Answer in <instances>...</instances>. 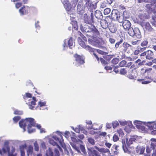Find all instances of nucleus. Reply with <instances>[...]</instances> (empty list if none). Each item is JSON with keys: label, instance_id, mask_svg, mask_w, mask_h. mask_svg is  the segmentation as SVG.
<instances>
[{"label": "nucleus", "instance_id": "nucleus-29", "mask_svg": "<svg viewBox=\"0 0 156 156\" xmlns=\"http://www.w3.org/2000/svg\"><path fill=\"white\" fill-rule=\"evenodd\" d=\"M135 62L136 63H138L139 65H142L145 64L146 65H147L148 66H151L152 65V62H149L148 63H145V61H143L142 62H141V61L140 60V59H138Z\"/></svg>", "mask_w": 156, "mask_h": 156}, {"label": "nucleus", "instance_id": "nucleus-59", "mask_svg": "<svg viewBox=\"0 0 156 156\" xmlns=\"http://www.w3.org/2000/svg\"><path fill=\"white\" fill-rule=\"evenodd\" d=\"M119 59H112L111 63L113 64H116L118 63Z\"/></svg>", "mask_w": 156, "mask_h": 156}, {"label": "nucleus", "instance_id": "nucleus-61", "mask_svg": "<svg viewBox=\"0 0 156 156\" xmlns=\"http://www.w3.org/2000/svg\"><path fill=\"white\" fill-rule=\"evenodd\" d=\"M72 128L76 133H79L80 132V129L78 128H76L74 129L73 127H72Z\"/></svg>", "mask_w": 156, "mask_h": 156}, {"label": "nucleus", "instance_id": "nucleus-8", "mask_svg": "<svg viewBox=\"0 0 156 156\" xmlns=\"http://www.w3.org/2000/svg\"><path fill=\"white\" fill-rule=\"evenodd\" d=\"M83 19L84 23L88 24H91L95 23V20L93 13L90 14V16L88 15L87 13H85L83 16Z\"/></svg>", "mask_w": 156, "mask_h": 156}, {"label": "nucleus", "instance_id": "nucleus-32", "mask_svg": "<svg viewBox=\"0 0 156 156\" xmlns=\"http://www.w3.org/2000/svg\"><path fill=\"white\" fill-rule=\"evenodd\" d=\"M151 140L152 142L151 143L150 147L151 149L154 150L156 147V139L152 138Z\"/></svg>", "mask_w": 156, "mask_h": 156}, {"label": "nucleus", "instance_id": "nucleus-2", "mask_svg": "<svg viewBox=\"0 0 156 156\" xmlns=\"http://www.w3.org/2000/svg\"><path fill=\"white\" fill-rule=\"evenodd\" d=\"M57 133L59 135L60 137H57L55 135H53L49 139V143L53 146H56L57 148H55L54 150H52L50 148H49L46 151V156H59V153L58 150L61 151L62 150L59 145L64 149L66 148L65 144L63 143V140L61 135V133L57 131Z\"/></svg>", "mask_w": 156, "mask_h": 156}, {"label": "nucleus", "instance_id": "nucleus-49", "mask_svg": "<svg viewBox=\"0 0 156 156\" xmlns=\"http://www.w3.org/2000/svg\"><path fill=\"white\" fill-rule=\"evenodd\" d=\"M127 125H128V127L129 128V129L128 131H127L128 133L130 132L131 131V128H132L133 127V125L132 124V122L131 121H129L127 122Z\"/></svg>", "mask_w": 156, "mask_h": 156}, {"label": "nucleus", "instance_id": "nucleus-25", "mask_svg": "<svg viewBox=\"0 0 156 156\" xmlns=\"http://www.w3.org/2000/svg\"><path fill=\"white\" fill-rule=\"evenodd\" d=\"M27 147L26 144L22 145L19 147L21 156H25L24 150Z\"/></svg>", "mask_w": 156, "mask_h": 156}, {"label": "nucleus", "instance_id": "nucleus-51", "mask_svg": "<svg viewBox=\"0 0 156 156\" xmlns=\"http://www.w3.org/2000/svg\"><path fill=\"white\" fill-rule=\"evenodd\" d=\"M31 95L30 94L26 93L25 95L23 96V98L24 99H26L27 98L31 97Z\"/></svg>", "mask_w": 156, "mask_h": 156}, {"label": "nucleus", "instance_id": "nucleus-11", "mask_svg": "<svg viewBox=\"0 0 156 156\" xmlns=\"http://www.w3.org/2000/svg\"><path fill=\"white\" fill-rule=\"evenodd\" d=\"M85 8L84 6H83V3L79 2L77 7V13L80 15H82L85 12Z\"/></svg>", "mask_w": 156, "mask_h": 156}, {"label": "nucleus", "instance_id": "nucleus-30", "mask_svg": "<svg viewBox=\"0 0 156 156\" xmlns=\"http://www.w3.org/2000/svg\"><path fill=\"white\" fill-rule=\"evenodd\" d=\"M98 62L99 61V60L100 61L101 63L104 65H107L108 64H110L111 62L110 61L111 59H97Z\"/></svg>", "mask_w": 156, "mask_h": 156}, {"label": "nucleus", "instance_id": "nucleus-1", "mask_svg": "<svg viewBox=\"0 0 156 156\" xmlns=\"http://www.w3.org/2000/svg\"><path fill=\"white\" fill-rule=\"evenodd\" d=\"M80 29L83 32L89 33L87 34L88 41L90 44L94 46L102 49L103 50H106V47L104 46L105 41L102 39L98 40L97 37L100 36V33L94 25L90 26L87 24L81 25Z\"/></svg>", "mask_w": 156, "mask_h": 156}, {"label": "nucleus", "instance_id": "nucleus-40", "mask_svg": "<svg viewBox=\"0 0 156 156\" xmlns=\"http://www.w3.org/2000/svg\"><path fill=\"white\" fill-rule=\"evenodd\" d=\"M87 140L88 142L92 145H94L95 144V141L94 140L91 138L89 137L87 139Z\"/></svg>", "mask_w": 156, "mask_h": 156}, {"label": "nucleus", "instance_id": "nucleus-18", "mask_svg": "<svg viewBox=\"0 0 156 156\" xmlns=\"http://www.w3.org/2000/svg\"><path fill=\"white\" fill-rule=\"evenodd\" d=\"M146 125L151 131L152 129H156V121L148 122H147Z\"/></svg>", "mask_w": 156, "mask_h": 156}, {"label": "nucleus", "instance_id": "nucleus-10", "mask_svg": "<svg viewBox=\"0 0 156 156\" xmlns=\"http://www.w3.org/2000/svg\"><path fill=\"white\" fill-rule=\"evenodd\" d=\"M84 1L85 3L84 7H87L88 11L92 13L94 9L96 8V6L94 5L91 0H84Z\"/></svg>", "mask_w": 156, "mask_h": 156}, {"label": "nucleus", "instance_id": "nucleus-36", "mask_svg": "<svg viewBox=\"0 0 156 156\" xmlns=\"http://www.w3.org/2000/svg\"><path fill=\"white\" fill-rule=\"evenodd\" d=\"M46 101L40 100L38 103V105L40 107H42L46 106Z\"/></svg>", "mask_w": 156, "mask_h": 156}, {"label": "nucleus", "instance_id": "nucleus-22", "mask_svg": "<svg viewBox=\"0 0 156 156\" xmlns=\"http://www.w3.org/2000/svg\"><path fill=\"white\" fill-rule=\"evenodd\" d=\"M94 16L98 19L101 20L103 18L102 12L99 10H96L94 13Z\"/></svg>", "mask_w": 156, "mask_h": 156}, {"label": "nucleus", "instance_id": "nucleus-54", "mask_svg": "<svg viewBox=\"0 0 156 156\" xmlns=\"http://www.w3.org/2000/svg\"><path fill=\"white\" fill-rule=\"evenodd\" d=\"M21 119L20 116H15L13 118V119L15 122H17L19 121Z\"/></svg>", "mask_w": 156, "mask_h": 156}, {"label": "nucleus", "instance_id": "nucleus-46", "mask_svg": "<svg viewBox=\"0 0 156 156\" xmlns=\"http://www.w3.org/2000/svg\"><path fill=\"white\" fill-rule=\"evenodd\" d=\"M80 148L83 154H87V152L86 151L84 146L82 145H80Z\"/></svg>", "mask_w": 156, "mask_h": 156}, {"label": "nucleus", "instance_id": "nucleus-56", "mask_svg": "<svg viewBox=\"0 0 156 156\" xmlns=\"http://www.w3.org/2000/svg\"><path fill=\"white\" fill-rule=\"evenodd\" d=\"M126 71L125 69H122L120 70V74L122 75H125L126 73Z\"/></svg>", "mask_w": 156, "mask_h": 156}, {"label": "nucleus", "instance_id": "nucleus-62", "mask_svg": "<svg viewBox=\"0 0 156 156\" xmlns=\"http://www.w3.org/2000/svg\"><path fill=\"white\" fill-rule=\"evenodd\" d=\"M152 150L151 148H150L148 146L146 148V151L147 153L149 154L151 153Z\"/></svg>", "mask_w": 156, "mask_h": 156}, {"label": "nucleus", "instance_id": "nucleus-26", "mask_svg": "<svg viewBox=\"0 0 156 156\" xmlns=\"http://www.w3.org/2000/svg\"><path fill=\"white\" fill-rule=\"evenodd\" d=\"M85 62L84 59H75L73 63L77 66H78L81 64H83Z\"/></svg>", "mask_w": 156, "mask_h": 156}, {"label": "nucleus", "instance_id": "nucleus-55", "mask_svg": "<svg viewBox=\"0 0 156 156\" xmlns=\"http://www.w3.org/2000/svg\"><path fill=\"white\" fill-rule=\"evenodd\" d=\"M74 57L76 58H84V56L83 55H80L77 54H75L74 55Z\"/></svg>", "mask_w": 156, "mask_h": 156}, {"label": "nucleus", "instance_id": "nucleus-14", "mask_svg": "<svg viewBox=\"0 0 156 156\" xmlns=\"http://www.w3.org/2000/svg\"><path fill=\"white\" fill-rule=\"evenodd\" d=\"M64 44H63V46L64 47L63 50H65V47L66 46L67 47V45L69 46V47L70 49H72L73 47V39L72 37H70L69 40H65L64 41Z\"/></svg>", "mask_w": 156, "mask_h": 156}, {"label": "nucleus", "instance_id": "nucleus-31", "mask_svg": "<svg viewBox=\"0 0 156 156\" xmlns=\"http://www.w3.org/2000/svg\"><path fill=\"white\" fill-rule=\"evenodd\" d=\"M33 147L31 145H29L27 148V156H29L33 153Z\"/></svg>", "mask_w": 156, "mask_h": 156}, {"label": "nucleus", "instance_id": "nucleus-16", "mask_svg": "<svg viewBox=\"0 0 156 156\" xmlns=\"http://www.w3.org/2000/svg\"><path fill=\"white\" fill-rule=\"evenodd\" d=\"M119 15L120 12L118 10L113 9L112 11L110 17L114 20H116Z\"/></svg>", "mask_w": 156, "mask_h": 156}, {"label": "nucleus", "instance_id": "nucleus-17", "mask_svg": "<svg viewBox=\"0 0 156 156\" xmlns=\"http://www.w3.org/2000/svg\"><path fill=\"white\" fill-rule=\"evenodd\" d=\"M148 43V42L147 40H144L141 42L140 46H139L138 47V48L140 49V51H143L145 50Z\"/></svg>", "mask_w": 156, "mask_h": 156}, {"label": "nucleus", "instance_id": "nucleus-41", "mask_svg": "<svg viewBox=\"0 0 156 156\" xmlns=\"http://www.w3.org/2000/svg\"><path fill=\"white\" fill-rule=\"evenodd\" d=\"M34 150L36 151H38L39 149V147L38 144L37 143V141H35L34 143Z\"/></svg>", "mask_w": 156, "mask_h": 156}, {"label": "nucleus", "instance_id": "nucleus-38", "mask_svg": "<svg viewBox=\"0 0 156 156\" xmlns=\"http://www.w3.org/2000/svg\"><path fill=\"white\" fill-rule=\"evenodd\" d=\"M91 154L92 156H101L99 153L95 150L91 151Z\"/></svg>", "mask_w": 156, "mask_h": 156}, {"label": "nucleus", "instance_id": "nucleus-44", "mask_svg": "<svg viewBox=\"0 0 156 156\" xmlns=\"http://www.w3.org/2000/svg\"><path fill=\"white\" fill-rule=\"evenodd\" d=\"M111 11V9L109 8H107L104 9V13L105 15H108L110 13Z\"/></svg>", "mask_w": 156, "mask_h": 156}, {"label": "nucleus", "instance_id": "nucleus-53", "mask_svg": "<svg viewBox=\"0 0 156 156\" xmlns=\"http://www.w3.org/2000/svg\"><path fill=\"white\" fill-rule=\"evenodd\" d=\"M14 113L16 115H21L23 114V112L22 111L16 110L14 111Z\"/></svg>", "mask_w": 156, "mask_h": 156}, {"label": "nucleus", "instance_id": "nucleus-23", "mask_svg": "<svg viewBox=\"0 0 156 156\" xmlns=\"http://www.w3.org/2000/svg\"><path fill=\"white\" fill-rule=\"evenodd\" d=\"M153 54V53L151 50H148L147 52L144 51V52L141 53L140 54V56H144L145 55H146V58H153L152 57L148 56V55H151Z\"/></svg>", "mask_w": 156, "mask_h": 156}, {"label": "nucleus", "instance_id": "nucleus-48", "mask_svg": "<svg viewBox=\"0 0 156 156\" xmlns=\"http://www.w3.org/2000/svg\"><path fill=\"white\" fill-rule=\"evenodd\" d=\"M126 62L125 60H123L119 63V65L120 67H123L125 66H126Z\"/></svg>", "mask_w": 156, "mask_h": 156}, {"label": "nucleus", "instance_id": "nucleus-52", "mask_svg": "<svg viewBox=\"0 0 156 156\" xmlns=\"http://www.w3.org/2000/svg\"><path fill=\"white\" fill-rule=\"evenodd\" d=\"M117 132L119 136L122 137L124 135V133L122 130L121 129H119L117 130Z\"/></svg>", "mask_w": 156, "mask_h": 156}, {"label": "nucleus", "instance_id": "nucleus-15", "mask_svg": "<svg viewBox=\"0 0 156 156\" xmlns=\"http://www.w3.org/2000/svg\"><path fill=\"white\" fill-rule=\"evenodd\" d=\"M131 25V23L128 20H125L122 23V26L124 29L129 30L131 28L130 27Z\"/></svg>", "mask_w": 156, "mask_h": 156}, {"label": "nucleus", "instance_id": "nucleus-64", "mask_svg": "<svg viewBox=\"0 0 156 156\" xmlns=\"http://www.w3.org/2000/svg\"><path fill=\"white\" fill-rule=\"evenodd\" d=\"M15 6L16 8H18L21 5V3L20 2H17L15 4Z\"/></svg>", "mask_w": 156, "mask_h": 156}, {"label": "nucleus", "instance_id": "nucleus-19", "mask_svg": "<svg viewBox=\"0 0 156 156\" xmlns=\"http://www.w3.org/2000/svg\"><path fill=\"white\" fill-rule=\"evenodd\" d=\"M28 101H29L27 103L29 105V108L31 109H33L34 107L32 105H35L36 104V98L35 97H33L32 99H30Z\"/></svg>", "mask_w": 156, "mask_h": 156}, {"label": "nucleus", "instance_id": "nucleus-5", "mask_svg": "<svg viewBox=\"0 0 156 156\" xmlns=\"http://www.w3.org/2000/svg\"><path fill=\"white\" fill-rule=\"evenodd\" d=\"M61 1L68 11V13L70 14V17H73V14L72 11L74 9L77 2L73 1V2H72L70 3L69 0H61Z\"/></svg>", "mask_w": 156, "mask_h": 156}, {"label": "nucleus", "instance_id": "nucleus-4", "mask_svg": "<svg viewBox=\"0 0 156 156\" xmlns=\"http://www.w3.org/2000/svg\"><path fill=\"white\" fill-rule=\"evenodd\" d=\"M138 138V136L135 135L131 136L129 139H126L127 147L126 145L124 146L123 144L122 145V147L124 152L128 154H131L133 152V151L131 150L130 147L133 146L135 143H137L136 141H137Z\"/></svg>", "mask_w": 156, "mask_h": 156}, {"label": "nucleus", "instance_id": "nucleus-13", "mask_svg": "<svg viewBox=\"0 0 156 156\" xmlns=\"http://www.w3.org/2000/svg\"><path fill=\"white\" fill-rule=\"evenodd\" d=\"M109 18L110 19V16H106L105 19H102L101 20L100 24L103 28L106 29L108 27V20Z\"/></svg>", "mask_w": 156, "mask_h": 156}, {"label": "nucleus", "instance_id": "nucleus-58", "mask_svg": "<svg viewBox=\"0 0 156 156\" xmlns=\"http://www.w3.org/2000/svg\"><path fill=\"white\" fill-rule=\"evenodd\" d=\"M113 140L115 142H116L119 140V137L117 135L114 134L113 137Z\"/></svg>", "mask_w": 156, "mask_h": 156}, {"label": "nucleus", "instance_id": "nucleus-3", "mask_svg": "<svg viewBox=\"0 0 156 156\" xmlns=\"http://www.w3.org/2000/svg\"><path fill=\"white\" fill-rule=\"evenodd\" d=\"M19 124L20 127L22 128L23 131H25V128L27 125L28 131L29 133H31L35 131V129L32 128V126H35L38 129H40L41 126L40 125L37 124L34 121V119L31 118H27L25 119H22L20 121Z\"/></svg>", "mask_w": 156, "mask_h": 156}, {"label": "nucleus", "instance_id": "nucleus-37", "mask_svg": "<svg viewBox=\"0 0 156 156\" xmlns=\"http://www.w3.org/2000/svg\"><path fill=\"white\" fill-rule=\"evenodd\" d=\"M125 19H124V16L122 15H120L119 16L118 18L116 19L120 23H122Z\"/></svg>", "mask_w": 156, "mask_h": 156}, {"label": "nucleus", "instance_id": "nucleus-45", "mask_svg": "<svg viewBox=\"0 0 156 156\" xmlns=\"http://www.w3.org/2000/svg\"><path fill=\"white\" fill-rule=\"evenodd\" d=\"M151 23L153 26L156 27V15H155L154 17L153 18Z\"/></svg>", "mask_w": 156, "mask_h": 156}, {"label": "nucleus", "instance_id": "nucleus-20", "mask_svg": "<svg viewBox=\"0 0 156 156\" xmlns=\"http://www.w3.org/2000/svg\"><path fill=\"white\" fill-rule=\"evenodd\" d=\"M78 41L79 44L80 46H81L83 48L86 49L87 50H88V49H91L92 50V49H91V47H90L88 45L86 46L85 45L84 41H83L82 39L80 38H78Z\"/></svg>", "mask_w": 156, "mask_h": 156}, {"label": "nucleus", "instance_id": "nucleus-24", "mask_svg": "<svg viewBox=\"0 0 156 156\" xmlns=\"http://www.w3.org/2000/svg\"><path fill=\"white\" fill-rule=\"evenodd\" d=\"M132 47V45L129 44L126 42H124L122 44V46H120L119 48L123 51H126L129 47Z\"/></svg>", "mask_w": 156, "mask_h": 156}, {"label": "nucleus", "instance_id": "nucleus-21", "mask_svg": "<svg viewBox=\"0 0 156 156\" xmlns=\"http://www.w3.org/2000/svg\"><path fill=\"white\" fill-rule=\"evenodd\" d=\"M2 151L4 153L7 152L8 154V156H15L12 154H10V148L8 146H5L2 148Z\"/></svg>", "mask_w": 156, "mask_h": 156}, {"label": "nucleus", "instance_id": "nucleus-42", "mask_svg": "<svg viewBox=\"0 0 156 156\" xmlns=\"http://www.w3.org/2000/svg\"><path fill=\"white\" fill-rule=\"evenodd\" d=\"M95 51L98 53L102 55H106L107 54V53L104 51L99 49H95Z\"/></svg>", "mask_w": 156, "mask_h": 156}, {"label": "nucleus", "instance_id": "nucleus-57", "mask_svg": "<svg viewBox=\"0 0 156 156\" xmlns=\"http://www.w3.org/2000/svg\"><path fill=\"white\" fill-rule=\"evenodd\" d=\"M152 81V80H145L144 79L143 80V81L142 82V84H147L150 83Z\"/></svg>", "mask_w": 156, "mask_h": 156}, {"label": "nucleus", "instance_id": "nucleus-60", "mask_svg": "<svg viewBox=\"0 0 156 156\" xmlns=\"http://www.w3.org/2000/svg\"><path fill=\"white\" fill-rule=\"evenodd\" d=\"M107 135V133L105 132H100L99 133V135L100 136H103V137Z\"/></svg>", "mask_w": 156, "mask_h": 156}, {"label": "nucleus", "instance_id": "nucleus-28", "mask_svg": "<svg viewBox=\"0 0 156 156\" xmlns=\"http://www.w3.org/2000/svg\"><path fill=\"white\" fill-rule=\"evenodd\" d=\"M95 148L101 152L106 153L110 152L109 150L106 148H99L97 146H95Z\"/></svg>", "mask_w": 156, "mask_h": 156}, {"label": "nucleus", "instance_id": "nucleus-7", "mask_svg": "<svg viewBox=\"0 0 156 156\" xmlns=\"http://www.w3.org/2000/svg\"><path fill=\"white\" fill-rule=\"evenodd\" d=\"M128 33L130 36L132 37L135 36L139 38H140L141 37V33L137 27H135L134 29L131 28L129 30Z\"/></svg>", "mask_w": 156, "mask_h": 156}, {"label": "nucleus", "instance_id": "nucleus-6", "mask_svg": "<svg viewBox=\"0 0 156 156\" xmlns=\"http://www.w3.org/2000/svg\"><path fill=\"white\" fill-rule=\"evenodd\" d=\"M130 148L131 150L133 151L131 154H134L136 152L139 154H143L145 151L144 147L137 143H135L133 146L130 147Z\"/></svg>", "mask_w": 156, "mask_h": 156}, {"label": "nucleus", "instance_id": "nucleus-43", "mask_svg": "<svg viewBox=\"0 0 156 156\" xmlns=\"http://www.w3.org/2000/svg\"><path fill=\"white\" fill-rule=\"evenodd\" d=\"M123 42V39H121L119 41L117 42L115 45V48L117 49L119 47V45L122 42Z\"/></svg>", "mask_w": 156, "mask_h": 156}, {"label": "nucleus", "instance_id": "nucleus-47", "mask_svg": "<svg viewBox=\"0 0 156 156\" xmlns=\"http://www.w3.org/2000/svg\"><path fill=\"white\" fill-rule=\"evenodd\" d=\"M119 122L120 124L122 126H124L127 125V122L125 121V120H119Z\"/></svg>", "mask_w": 156, "mask_h": 156}, {"label": "nucleus", "instance_id": "nucleus-33", "mask_svg": "<svg viewBox=\"0 0 156 156\" xmlns=\"http://www.w3.org/2000/svg\"><path fill=\"white\" fill-rule=\"evenodd\" d=\"M91 50H90L89 49H88V50H89L91 52V54L92 55H94L95 57L96 58H99L97 54V51H95V49H94L93 48H91Z\"/></svg>", "mask_w": 156, "mask_h": 156}, {"label": "nucleus", "instance_id": "nucleus-34", "mask_svg": "<svg viewBox=\"0 0 156 156\" xmlns=\"http://www.w3.org/2000/svg\"><path fill=\"white\" fill-rule=\"evenodd\" d=\"M19 11L21 15H22L26 14L28 12V10L24 7L20 9Z\"/></svg>", "mask_w": 156, "mask_h": 156}, {"label": "nucleus", "instance_id": "nucleus-35", "mask_svg": "<svg viewBox=\"0 0 156 156\" xmlns=\"http://www.w3.org/2000/svg\"><path fill=\"white\" fill-rule=\"evenodd\" d=\"M153 2L152 3L147 4L146 5V7L149 10H152L154 9V5L153 4Z\"/></svg>", "mask_w": 156, "mask_h": 156}, {"label": "nucleus", "instance_id": "nucleus-12", "mask_svg": "<svg viewBox=\"0 0 156 156\" xmlns=\"http://www.w3.org/2000/svg\"><path fill=\"white\" fill-rule=\"evenodd\" d=\"M140 25L142 27L144 30L148 32L152 31L153 28L148 22L141 23Z\"/></svg>", "mask_w": 156, "mask_h": 156}, {"label": "nucleus", "instance_id": "nucleus-63", "mask_svg": "<svg viewBox=\"0 0 156 156\" xmlns=\"http://www.w3.org/2000/svg\"><path fill=\"white\" fill-rule=\"evenodd\" d=\"M105 146L107 147L108 148H110L111 145L112 144L111 143H109L106 142L105 143Z\"/></svg>", "mask_w": 156, "mask_h": 156}, {"label": "nucleus", "instance_id": "nucleus-9", "mask_svg": "<svg viewBox=\"0 0 156 156\" xmlns=\"http://www.w3.org/2000/svg\"><path fill=\"white\" fill-rule=\"evenodd\" d=\"M147 122H143L141 121L135 120L134 122V124L136 126V128L141 132H144L146 131L145 125L147 126Z\"/></svg>", "mask_w": 156, "mask_h": 156}, {"label": "nucleus", "instance_id": "nucleus-39", "mask_svg": "<svg viewBox=\"0 0 156 156\" xmlns=\"http://www.w3.org/2000/svg\"><path fill=\"white\" fill-rule=\"evenodd\" d=\"M70 144L72 147L76 150L78 153L80 152L79 148L76 146L75 144L71 142L70 143Z\"/></svg>", "mask_w": 156, "mask_h": 156}, {"label": "nucleus", "instance_id": "nucleus-27", "mask_svg": "<svg viewBox=\"0 0 156 156\" xmlns=\"http://www.w3.org/2000/svg\"><path fill=\"white\" fill-rule=\"evenodd\" d=\"M108 28L109 30L112 33H115L117 31V26L115 24H111Z\"/></svg>", "mask_w": 156, "mask_h": 156}, {"label": "nucleus", "instance_id": "nucleus-50", "mask_svg": "<svg viewBox=\"0 0 156 156\" xmlns=\"http://www.w3.org/2000/svg\"><path fill=\"white\" fill-rule=\"evenodd\" d=\"M119 125L118 122L117 121H115L113 122L112 123V125L113 126V128H115Z\"/></svg>", "mask_w": 156, "mask_h": 156}]
</instances>
